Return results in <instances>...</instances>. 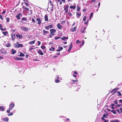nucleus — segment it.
Returning a JSON list of instances; mask_svg holds the SVG:
<instances>
[{
    "mask_svg": "<svg viewBox=\"0 0 122 122\" xmlns=\"http://www.w3.org/2000/svg\"><path fill=\"white\" fill-rule=\"evenodd\" d=\"M14 46L15 48H19L20 47H22L23 46L22 44L19 43L18 42L14 44Z\"/></svg>",
    "mask_w": 122,
    "mask_h": 122,
    "instance_id": "f257e3e1",
    "label": "nucleus"
},
{
    "mask_svg": "<svg viewBox=\"0 0 122 122\" xmlns=\"http://www.w3.org/2000/svg\"><path fill=\"white\" fill-rule=\"evenodd\" d=\"M56 30L55 29H50V34L51 35L53 36L54 35V33L56 32Z\"/></svg>",
    "mask_w": 122,
    "mask_h": 122,
    "instance_id": "f03ea898",
    "label": "nucleus"
},
{
    "mask_svg": "<svg viewBox=\"0 0 122 122\" xmlns=\"http://www.w3.org/2000/svg\"><path fill=\"white\" fill-rule=\"evenodd\" d=\"M119 89V88H114L111 91V93H112L113 92L112 94V95H113L117 92V90H118Z\"/></svg>",
    "mask_w": 122,
    "mask_h": 122,
    "instance_id": "7ed1b4c3",
    "label": "nucleus"
},
{
    "mask_svg": "<svg viewBox=\"0 0 122 122\" xmlns=\"http://www.w3.org/2000/svg\"><path fill=\"white\" fill-rule=\"evenodd\" d=\"M21 29L25 32L29 30L28 28H27L25 27H24L21 26L20 27Z\"/></svg>",
    "mask_w": 122,
    "mask_h": 122,
    "instance_id": "20e7f679",
    "label": "nucleus"
},
{
    "mask_svg": "<svg viewBox=\"0 0 122 122\" xmlns=\"http://www.w3.org/2000/svg\"><path fill=\"white\" fill-rule=\"evenodd\" d=\"M14 59L15 60L21 61L23 60H24L23 58L22 57H14Z\"/></svg>",
    "mask_w": 122,
    "mask_h": 122,
    "instance_id": "39448f33",
    "label": "nucleus"
},
{
    "mask_svg": "<svg viewBox=\"0 0 122 122\" xmlns=\"http://www.w3.org/2000/svg\"><path fill=\"white\" fill-rule=\"evenodd\" d=\"M15 105L14 103H11L10 105V107H9V109L10 110H12V108L14 107Z\"/></svg>",
    "mask_w": 122,
    "mask_h": 122,
    "instance_id": "423d86ee",
    "label": "nucleus"
},
{
    "mask_svg": "<svg viewBox=\"0 0 122 122\" xmlns=\"http://www.w3.org/2000/svg\"><path fill=\"white\" fill-rule=\"evenodd\" d=\"M22 14L20 13H17V15H16V17L18 20H19L20 19V16L22 15Z\"/></svg>",
    "mask_w": 122,
    "mask_h": 122,
    "instance_id": "0eeeda50",
    "label": "nucleus"
},
{
    "mask_svg": "<svg viewBox=\"0 0 122 122\" xmlns=\"http://www.w3.org/2000/svg\"><path fill=\"white\" fill-rule=\"evenodd\" d=\"M57 26L58 28L59 29L61 30L63 27L62 25H61L60 23H59L57 25Z\"/></svg>",
    "mask_w": 122,
    "mask_h": 122,
    "instance_id": "6e6552de",
    "label": "nucleus"
},
{
    "mask_svg": "<svg viewBox=\"0 0 122 122\" xmlns=\"http://www.w3.org/2000/svg\"><path fill=\"white\" fill-rule=\"evenodd\" d=\"M36 20L38 22V24L40 25L41 23L42 22V20L41 19L40 17L37 18H36Z\"/></svg>",
    "mask_w": 122,
    "mask_h": 122,
    "instance_id": "1a4fd4ad",
    "label": "nucleus"
},
{
    "mask_svg": "<svg viewBox=\"0 0 122 122\" xmlns=\"http://www.w3.org/2000/svg\"><path fill=\"white\" fill-rule=\"evenodd\" d=\"M16 36L18 38V37L19 39H21L23 38V36L22 35H20L18 34H16Z\"/></svg>",
    "mask_w": 122,
    "mask_h": 122,
    "instance_id": "9d476101",
    "label": "nucleus"
},
{
    "mask_svg": "<svg viewBox=\"0 0 122 122\" xmlns=\"http://www.w3.org/2000/svg\"><path fill=\"white\" fill-rule=\"evenodd\" d=\"M12 40L13 41L16 38L15 35V34H12L11 35Z\"/></svg>",
    "mask_w": 122,
    "mask_h": 122,
    "instance_id": "9b49d317",
    "label": "nucleus"
},
{
    "mask_svg": "<svg viewBox=\"0 0 122 122\" xmlns=\"http://www.w3.org/2000/svg\"><path fill=\"white\" fill-rule=\"evenodd\" d=\"M69 6L68 5H67L66 7L64 8V10H66L65 13H67L68 11V9L69 8Z\"/></svg>",
    "mask_w": 122,
    "mask_h": 122,
    "instance_id": "f8f14e48",
    "label": "nucleus"
},
{
    "mask_svg": "<svg viewBox=\"0 0 122 122\" xmlns=\"http://www.w3.org/2000/svg\"><path fill=\"white\" fill-rule=\"evenodd\" d=\"M72 43H71V44L70 46L69 47V49L68 50V52H69L72 49Z\"/></svg>",
    "mask_w": 122,
    "mask_h": 122,
    "instance_id": "ddd939ff",
    "label": "nucleus"
},
{
    "mask_svg": "<svg viewBox=\"0 0 122 122\" xmlns=\"http://www.w3.org/2000/svg\"><path fill=\"white\" fill-rule=\"evenodd\" d=\"M11 52L12 54L14 55L16 53V51L15 50L12 49L11 50Z\"/></svg>",
    "mask_w": 122,
    "mask_h": 122,
    "instance_id": "4468645a",
    "label": "nucleus"
},
{
    "mask_svg": "<svg viewBox=\"0 0 122 122\" xmlns=\"http://www.w3.org/2000/svg\"><path fill=\"white\" fill-rule=\"evenodd\" d=\"M1 51L2 54H5L6 53V51L4 49H1Z\"/></svg>",
    "mask_w": 122,
    "mask_h": 122,
    "instance_id": "2eb2a0df",
    "label": "nucleus"
},
{
    "mask_svg": "<svg viewBox=\"0 0 122 122\" xmlns=\"http://www.w3.org/2000/svg\"><path fill=\"white\" fill-rule=\"evenodd\" d=\"M38 53L39 54H40L41 55H43L44 54L43 53L41 50H39L38 51Z\"/></svg>",
    "mask_w": 122,
    "mask_h": 122,
    "instance_id": "dca6fc26",
    "label": "nucleus"
},
{
    "mask_svg": "<svg viewBox=\"0 0 122 122\" xmlns=\"http://www.w3.org/2000/svg\"><path fill=\"white\" fill-rule=\"evenodd\" d=\"M48 16L47 14H46L45 16V21H47L48 20Z\"/></svg>",
    "mask_w": 122,
    "mask_h": 122,
    "instance_id": "f3484780",
    "label": "nucleus"
},
{
    "mask_svg": "<svg viewBox=\"0 0 122 122\" xmlns=\"http://www.w3.org/2000/svg\"><path fill=\"white\" fill-rule=\"evenodd\" d=\"M43 33L44 35H45L47 33H49V32L48 31H46L45 30H43Z\"/></svg>",
    "mask_w": 122,
    "mask_h": 122,
    "instance_id": "a211bd4d",
    "label": "nucleus"
},
{
    "mask_svg": "<svg viewBox=\"0 0 122 122\" xmlns=\"http://www.w3.org/2000/svg\"><path fill=\"white\" fill-rule=\"evenodd\" d=\"M8 118L7 117L4 118L2 119L3 121L6 122H8Z\"/></svg>",
    "mask_w": 122,
    "mask_h": 122,
    "instance_id": "6ab92c4d",
    "label": "nucleus"
},
{
    "mask_svg": "<svg viewBox=\"0 0 122 122\" xmlns=\"http://www.w3.org/2000/svg\"><path fill=\"white\" fill-rule=\"evenodd\" d=\"M76 28L77 27L76 26L74 28H72L71 30V31L72 32L76 30Z\"/></svg>",
    "mask_w": 122,
    "mask_h": 122,
    "instance_id": "aec40b11",
    "label": "nucleus"
},
{
    "mask_svg": "<svg viewBox=\"0 0 122 122\" xmlns=\"http://www.w3.org/2000/svg\"><path fill=\"white\" fill-rule=\"evenodd\" d=\"M22 8L23 9H24L26 11H28L29 10V9L28 8L25 7L24 6H22Z\"/></svg>",
    "mask_w": 122,
    "mask_h": 122,
    "instance_id": "412c9836",
    "label": "nucleus"
},
{
    "mask_svg": "<svg viewBox=\"0 0 122 122\" xmlns=\"http://www.w3.org/2000/svg\"><path fill=\"white\" fill-rule=\"evenodd\" d=\"M76 6L74 5V6H70V8L71 9H72L73 10H74L76 8Z\"/></svg>",
    "mask_w": 122,
    "mask_h": 122,
    "instance_id": "4be33fe9",
    "label": "nucleus"
},
{
    "mask_svg": "<svg viewBox=\"0 0 122 122\" xmlns=\"http://www.w3.org/2000/svg\"><path fill=\"white\" fill-rule=\"evenodd\" d=\"M35 40H34L33 41H30L29 42V44H34L35 42Z\"/></svg>",
    "mask_w": 122,
    "mask_h": 122,
    "instance_id": "5701e85b",
    "label": "nucleus"
},
{
    "mask_svg": "<svg viewBox=\"0 0 122 122\" xmlns=\"http://www.w3.org/2000/svg\"><path fill=\"white\" fill-rule=\"evenodd\" d=\"M68 38L67 37H63L61 38V40L63 41H65V39H67Z\"/></svg>",
    "mask_w": 122,
    "mask_h": 122,
    "instance_id": "b1692460",
    "label": "nucleus"
},
{
    "mask_svg": "<svg viewBox=\"0 0 122 122\" xmlns=\"http://www.w3.org/2000/svg\"><path fill=\"white\" fill-rule=\"evenodd\" d=\"M108 115V113L107 114H106L105 113H104L103 115V116L105 118H107Z\"/></svg>",
    "mask_w": 122,
    "mask_h": 122,
    "instance_id": "393cba45",
    "label": "nucleus"
},
{
    "mask_svg": "<svg viewBox=\"0 0 122 122\" xmlns=\"http://www.w3.org/2000/svg\"><path fill=\"white\" fill-rule=\"evenodd\" d=\"M4 108L2 106L0 107V111H4Z\"/></svg>",
    "mask_w": 122,
    "mask_h": 122,
    "instance_id": "a878e982",
    "label": "nucleus"
},
{
    "mask_svg": "<svg viewBox=\"0 0 122 122\" xmlns=\"http://www.w3.org/2000/svg\"><path fill=\"white\" fill-rule=\"evenodd\" d=\"M8 32L6 31H4L3 32V34L5 36H6L7 34H8Z\"/></svg>",
    "mask_w": 122,
    "mask_h": 122,
    "instance_id": "bb28decb",
    "label": "nucleus"
},
{
    "mask_svg": "<svg viewBox=\"0 0 122 122\" xmlns=\"http://www.w3.org/2000/svg\"><path fill=\"white\" fill-rule=\"evenodd\" d=\"M76 16L77 17H80L81 15V13H79L78 12H77L76 13Z\"/></svg>",
    "mask_w": 122,
    "mask_h": 122,
    "instance_id": "cd10ccee",
    "label": "nucleus"
},
{
    "mask_svg": "<svg viewBox=\"0 0 122 122\" xmlns=\"http://www.w3.org/2000/svg\"><path fill=\"white\" fill-rule=\"evenodd\" d=\"M20 54L19 55V56H25V55L23 53H22L21 52H20Z\"/></svg>",
    "mask_w": 122,
    "mask_h": 122,
    "instance_id": "c85d7f7f",
    "label": "nucleus"
},
{
    "mask_svg": "<svg viewBox=\"0 0 122 122\" xmlns=\"http://www.w3.org/2000/svg\"><path fill=\"white\" fill-rule=\"evenodd\" d=\"M5 46L7 47H9L10 46V43H8V44H6Z\"/></svg>",
    "mask_w": 122,
    "mask_h": 122,
    "instance_id": "c756f323",
    "label": "nucleus"
},
{
    "mask_svg": "<svg viewBox=\"0 0 122 122\" xmlns=\"http://www.w3.org/2000/svg\"><path fill=\"white\" fill-rule=\"evenodd\" d=\"M117 93L118 94V95L119 97H121L122 96V94L121 92H117Z\"/></svg>",
    "mask_w": 122,
    "mask_h": 122,
    "instance_id": "7c9ffc66",
    "label": "nucleus"
},
{
    "mask_svg": "<svg viewBox=\"0 0 122 122\" xmlns=\"http://www.w3.org/2000/svg\"><path fill=\"white\" fill-rule=\"evenodd\" d=\"M49 50L50 51H54L55 50V49L53 47H51V48Z\"/></svg>",
    "mask_w": 122,
    "mask_h": 122,
    "instance_id": "2f4dec72",
    "label": "nucleus"
},
{
    "mask_svg": "<svg viewBox=\"0 0 122 122\" xmlns=\"http://www.w3.org/2000/svg\"><path fill=\"white\" fill-rule=\"evenodd\" d=\"M77 11H79L80 10V7L78 5H77Z\"/></svg>",
    "mask_w": 122,
    "mask_h": 122,
    "instance_id": "473e14b6",
    "label": "nucleus"
},
{
    "mask_svg": "<svg viewBox=\"0 0 122 122\" xmlns=\"http://www.w3.org/2000/svg\"><path fill=\"white\" fill-rule=\"evenodd\" d=\"M48 26L49 28H52L53 27V25L52 24L49 25Z\"/></svg>",
    "mask_w": 122,
    "mask_h": 122,
    "instance_id": "72a5a7b5",
    "label": "nucleus"
},
{
    "mask_svg": "<svg viewBox=\"0 0 122 122\" xmlns=\"http://www.w3.org/2000/svg\"><path fill=\"white\" fill-rule=\"evenodd\" d=\"M119 122L118 120H116L111 121L110 122Z\"/></svg>",
    "mask_w": 122,
    "mask_h": 122,
    "instance_id": "f704fd0d",
    "label": "nucleus"
},
{
    "mask_svg": "<svg viewBox=\"0 0 122 122\" xmlns=\"http://www.w3.org/2000/svg\"><path fill=\"white\" fill-rule=\"evenodd\" d=\"M6 21L7 22H9L10 21V18H6Z\"/></svg>",
    "mask_w": 122,
    "mask_h": 122,
    "instance_id": "c9c22d12",
    "label": "nucleus"
},
{
    "mask_svg": "<svg viewBox=\"0 0 122 122\" xmlns=\"http://www.w3.org/2000/svg\"><path fill=\"white\" fill-rule=\"evenodd\" d=\"M114 110H112L111 111V112H112L114 114H116V112L115 111H114Z\"/></svg>",
    "mask_w": 122,
    "mask_h": 122,
    "instance_id": "e433bc0d",
    "label": "nucleus"
},
{
    "mask_svg": "<svg viewBox=\"0 0 122 122\" xmlns=\"http://www.w3.org/2000/svg\"><path fill=\"white\" fill-rule=\"evenodd\" d=\"M13 114V113H12V112H11L9 114H8V115L9 116H10L12 115Z\"/></svg>",
    "mask_w": 122,
    "mask_h": 122,
    "instance_id": "4c0bfd02",
    "label": "nucleus"
},
{
    "mask_svg": "<svg viewBox=\"0 0 122 122\" xmlns=\"http://www.w3.org/2000/svg\"><path fill=\"white\" fill-rule=\"evenodd\" d=\"M58 48H59V49L61 51L63 49V47H62L59 46Z\"/></svg>",
    "mask_w": 122,
    "mask_h": 122,
    "instance_id": "58836bf2",
    "label": "nucleus"
},
{
    "mask_svg": "<svg viewBox=\"0 0 122 122\" xmlns=\"http://www.w3.org/2000/svg\"><path fill=\"white\" fill-rule=\"evenodd\" d=\"M93 13L92 12H91L89 17V19H90L92 16L93 15Z\"/></svg>",
    "mask_w": 122,
    "mask_h": 122,
    "instance_id": "ea45409f",
    "label": "nucleus"
},
{
    "mask_svg": "<svg viewBox=\"0 0 122 122\" xmlns=\"http://www.w3.org/2000/svg\"><path fill=\"white\" fill-rule=\"evenodd\" d=\"M45 29L46 30H48L49 29V27H48V26H45Z\"/></svg>",
    "mask_w": 122,
    "mask_h": 122,
    "instance_id": "a19ab883",
    "label": "nucleus"
},
{
    "mask_svg": "<svg viewBox=\"0 0 122 122\" xmlns=\"http://www.w3.org/2000/svg\"><path fill=\"white\" fill-rule=\"evenodd\" d=\"M61 0H57V1L59 2L60 3V5H61L62 4Z\"/></svg>",
    "mask_w": 122,
    "mask_h": 122,
    "instance_id": "79ce46f5",
    "label": "nucleus"
},
{
    "mask_svg": "<svg viewBox=\"0 0 122 122\" xmlns=\"http://www.w3.org/2000/svg\"><path fill=\"white\" fill-rule=\"evenodd\" d=\"M66 22V21L65 20H63L62 21H61V24H62L63 23H64Z\"/></svg>",
    "mask_w": 122,
    "mask_h": 122,
    "instance_id": "37998d69",
    "label": "nucleus"
},
{
    "mask_svg": "<svg viewBox=\"0 0 122 122\" xmlns=\"http://www.w3.org/2000/svg\"><path fill=\"white\" fill-rule=\"evenodd\" d=\"M41 47V48L43 49H45L46 48V47L44 46H42Z\"/></svg>",
    "mask_w": 122,
    "mask_h": 122,
    "instance_id": "c03bdc74",
    "label": "nucleus"
},
{
    "mask_svg": "<svg viewBox=\"0 0 122 122\" xmlns=\"http://www.w3.org/2000/svg\"><path fill=\"white\" fill-rule=\"evenodd\" d=\"M86 16H84V17L83 19V20L84 21L86 20Z\"/></svg>",
    "mask_w": 122,
    "mask_h": 122,
    "instance_id": "a18cd8bd",
    "label": "nucleus"
},
{
    "mask_svg": "<svg viewBox=\"0 0 122 122\" xmlns=\"http://www.w3.org/2000/svg\"><path fill=\"white\" fill-rule=\"evenodd\" d=\"M55 82L57 83H58L59 82V80L58 79H56L55 80Z\"/></svg>",
    "mask_w": 122,
    "mask_h": 122,
    "instance_id": "49530a36",
    "label": "nucleus"
},
{
    "mask_svg": "<svg viewBox=\"0 0 122 122\" xmlns=\"http://www.w3.org/2000/svg\"><path fill=\"white\" fill-rule=\"evenodd\" d=\"M81 43V41H79V40H77V41H76V44H77V43Z\"/></svg>",
    "mask_w": 122,
    "mask_h": 122,
    "instance_id": "de8ad7c7",
    "label": "nucleus"
},
{
    "mask_svg": "<svg viewBox=\"0 0 122 122\" xmlns=\"http://www.w3.org/2000/svg\"><path fill=\"white\" fill-rule=\"evenodd\" d=\"M72 81L74 82H77L78 81V80H72Z\"/></svg>",
    "mask_w": 122,
    "mask_h": 122,
    "instance_id": "09e8293b",
    "label": "nucleus"
},
{
    "mask_svg": "<svg viewBox=\"0 0 122 122\" xmlns=\"http://www.w3.org/2000/svg\"><path fill=\"white\" fill-rule=\"evenodd\" d=\"M22 19L23 20H27V19L25 18V17H23L22 18Z\"/></svg>",
    "mask_w": 122,
    "mask_h": 122,
    "instance_id": "8fccbe9b",
    "label": "nucleus"
},
{
    "mask_svg": "<svg viewBox=\"0 0 122 122\" xmlns=\"http://www.w3.org/2000/svg\"><path fill=\"white\" fill-rule=\"evenodd\" d=\"M0 29L2 30H6V29L5 28L3 29L1 28H0Z\"/></svg>",
    "mask_w": 122,
    "mask_h": 122,
    "instance_id": "3c124183",
    "label": "nucleus"
},
{
    "mask_svg": "<svg viewBox=\"0 0 122 122\" xmlns=\"http://www.w3.org/2000/svg\"><path fill=\"white\" fill-rule=\"evenodd\" d=\"M0 18L2 20H3V19L2 18V16L0 14Z\"/></svg>",
    "mask_w": 122,
    "mask_h": 122,
    "instance_id": "603ef678",
    "label": "nucleus"
},
{
    "mask_svg": "<svg viewBox=\"0 0 122 122\" xmlns=\"http://www.w3.org/2000/svg\"><path fill=\"white\" fill-rule=\"evenodd\" d=\"M86 27H83L82 26V29H83V30H84L86 29Z\"/></svg>",
    "mask_w": 122,
    "mask_h": 122,
    "instance_id": "864d4df0",
    "label": "nucleus"
},
{
    "mask_svg": "<svg viewBox=\"0 0 122 122\" xmlns=\"http://www.w3.org/2000/svg\"><path fill=\"white\" fill-rule=\"evenodd\" d=\"M60 36L57 37L55 38V39L56 40L60 38Z\"/></svg>",
    "mask_w": 122,
    "mask_h": 122,
    "instance_id": "5fc2aeb1",
    "label": "nucleus"
},
{
    "mask_svg": "<svg viewBox=\"0 0 122 122\" xmlns=\"http://www.w3.org/2000/svg\"><path fill=\"white\" fill-rule=\"evenodd\" d=\"M114 102L115 104H117V101L116 100L114 101Z\"/></svg>",
    "mask_w": 122,
    "mask_h": 122,
    "instance_id": "6e6d98bb",
    "label": "nucleus"
},
{
    "mask_svg": "<svg viewBox=\"0 0 122 122\" xmlns=\"http://www.w3.org/2000/svg\"><path fill=\"white\" fill-rule=\"evenodd\" d=\"M38 45L39 46L41 44V42L39 41H38Z\"/></svg>",
    "mask_w": 122,
    "mask_h": 122,
    "instance_id": "4d7b16f0",
    "label": "nucleus"
},
{
    "mask_svg": "<svg viewBox=\"0 0 122 122\" xmlns=\"http://www.w3.org/2000/svg\"><path fill=\"white\" fill-rule=\"evenodd\" d=\"M32 21L33 22H34V23H35V20L34 19H32Z\"/></svg>",
    "mask_w": 122,
    "mask_h": 122,
    "instance_id": "13d9d810",
    "label": "nucleus"
},
{
    "mask_svg": "<svg viewBox=\"0 0 122 122\" xmlns=\"http://www.w3.org/2000/svg\"><path fill=\"white\" fill-rule=\"evenodd\" d=\"M25 4L26 6H28L29 5V4H27L25 2Z\"/></svg>",
    "mask_w": 122,
    "mask_h": 122,
    "instance_id": "bf43d9fd",
    "label": "nucleus"
},
{
    "mask_svg": "<svg viewBox=\"0 0 122 122\" xmlns=\"http://www.w3.org/2000/svg\"><path fill=\"white\" fill-rule=\"evenodd\" d=\"M5 12H6L5 11V10L4 11L2 12V14L3 15V14H4L5 13Z\"/></svg>",
    "mask_w": 122,
    "mask_h": 122,
    "instance_id": "052dcab7",
    "label": "nucleus"
},
{
    "mask_svg": "<svg viewBox=\"0 0 122 122\" xmlns=\"http://www.w3.org/2000/svg\"><path fill=\"white\" fill-rule=\"evenodd\" d=\"M104 117L103 116V117L101 118V119L103 120H105V119L104 118Z\"/></svg>",
    "mask_w": 122,
    "mask_h": 122,
    "instance_id": "680f3d73",
    "label": "nucleus"
},
{
    "mask_svg": "<svg viewBox=\"0 0 122 122\" xmlns=\"http://www.w3.org/2000/svg\"><path fill=\"white\" fill-rule=\"evenodd\" d=\"M104 121L103 122H108L109 121L108 120H106L105 119V120H104Z\"/></svg>",
    "mask_w": 122,
    "mask_h": 122,
    "instance_id": "e2e57ef3",
    "label": "nucleus"
},
{
    "mask_svg": "<svg viewBox=\"0 0 122 122\" xmlns=\"http://www.w3.org/2000/svg\"><path fill=\"white\" fill-rule=\"evenodd\" d=\"M49 36L50 38H51L52 37V35H51L50 34V35Z\"/></svg>",
    "mask_w": 122,
    "mask_h": 122,
    "instance_id": "0e129e2a",
    "label": "nucleus"
},
{
    "mask_svg": "<svg viewBox=\"0 0 122 122\" xmlns=\"http://www.w3.org/2000/svg\"><path fill=\"white\" fill-rule=\"evenodd\" d=\"M120 110L121 112H122V107L120 108Z\"/></svg>",
    "mask_w": 122,
    "mask_h": 122,
    "instance_id": "69168bd1",
    "label": "nucleus"
},
{
    "mask_svg": "<svg viewBox=\"0 0 122 122\" xmlns=\"http://www.w3.org/2000/svg\"><path fill=\"white\" fill-rule=\"evenodd\" d=\"M85 24L86 25H87L88 24V22L87 21H86L85 22Z\"/></svg>",
    "mask_w": 122,
    "mask_h": 122,
    "instance_id": "338daca9",
    "label": "nucleus"
},
{
    "mask_svg": "<svg viewBox=\"0 0 122 122\" xmlns=\"http://www.w3.org/2000/svg\"><path fill=\"white\" fill-rule=\"evenodd\" d=\"M4 58L3 57L0 56V59H2Z\"/></svg>",
    "mask_w": 122,
    "mask_h": 122,
    "instance_id": "774afa93",
    "label": "nucleus"
}]
</instances>
